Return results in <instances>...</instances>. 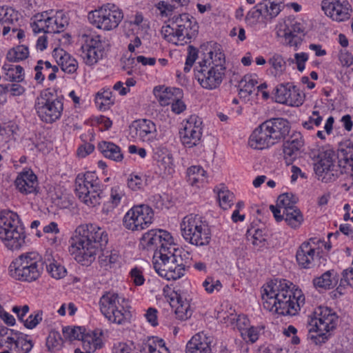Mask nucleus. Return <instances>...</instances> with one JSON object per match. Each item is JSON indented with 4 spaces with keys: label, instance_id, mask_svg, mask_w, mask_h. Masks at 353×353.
Instances as JSON below:
<instances>
[{
    "label": "nucleus",
    "instance_id": "1",
    "mask_svg": "<svg viewBox=\"0 0 353 353\" xmlns=\"http://www.w3.org/2000/svg\"><path fill=\"white\" fill-rule=\"evenodd\" d=\"M69 242L70 254L83 265H90L99 252H101L99 256L101 264H108V258L105 256L107 255L105 248L108 236L103 228L94 223L81 225L77 228Z\"/></svg>",
    "mask_w": 353,
    "mask_h": 353
},
{
    "label": "nucleus",
    "instance_id": "2",
    "mask_svg": "<svg viewBox=\"0 0 353 353\" xmlns=\"http://www.w3.org/2000/svg\"><path fill=\"white\" fill-rule=\"evenodd\" d=\"M318 158L314 169L319 179L324 183L334 181L341 174L347 172V170L353 172V143L347 141L339 145L337 164H335V152L330 149L321 152Z\"/></svg>",
    "mask_w": 353,
    "mask_h": 353
},
{
    "label": "nucleus",
    "instance_id": "3",
    "mask_svg": "<svg viewBox=\"0 0 353 353\" xmlns=\"http://www.w3.org/2000/svg\"><path fill=\"white\" fill-rule=\"evenodd\" d=\"M25 228L19 215L11 210L0 212V239L9 250H19L25 244Z\"/></svg>",
    "mask_w": 353,
    "mask_h": 353
},
{
    "label": "nucleus",
    "instance_id": "4",
    "mask_svg": "<svg viewBox=\"0 0 353 353\" xmlns=\"http://www.w3.org/2000/svg\"><path fill=\"white\" fill-rule=\"evenodd\" d=\"M163 252L153 256L155 271L167 280H176L182 277L185 272L187 261L182 257L181 252L174 247L163 250Z\"/></svg>",
    "mask_w": 353,
    "mask_h": 353
},
{
    "label": "nucleus",
    "instance_id": "5",
    "mask_svg": "<svg viewBox=\"0 0 353 353\" xmlns=\"http://www.w3.org/2000/svg\"><path fill=\"white\" fill-rule=\"evenodd\" d=\"M45 262L37 252L21 254L9 266L11 276L15 279L32 282L37 280L43 271Z\"/></svg>",
    "mask_w": 353,
    "mask_h": 353
},
{
    "label": "nucleus",
    "instance_id": "6",
    "mask_svg": "<svg viewBox=\"0 0 353 353\" xmlns=\"http://www.w3.org/2000/svg\"><path fill=\"white\" fill-rule=\"evenodd\" d=\"M99 305L101 314L108 321L117 325L130 322L132 317L131 307L128 305V301L118 294L106 292L101 296Z\"/></svg>",
    "mask_w": 353,
    "mask_h": 353
},
{
    "label": "nucleus",
    "instance_id": "7",
    "mask_svg": "<svg viewBox=\"0 0 353 353\" xmlns=\"http://www.w3.org/2000/svg\"><path fill=\"white\" fill-rule=\"evenodd\" d=\"M63 96H57L50 89L41 91L34 103L39 119L50 124L60 119L63 111Z\"/></svg>",
    "mask_w": 353,
    "mask_h": 353
},
{
    "label": "nucleus",
    "instance_id": "8",
    "mask_svg": "<svg viewBox=\"0 0 353 353\" xmlns=\"http://www.w3.org/2000/svg\"><path fill=\"white\" fill-rule=\"evenodd\" d=\"M181 234L186 242L196 246H204L211 241V230L206 221L198 214L185 216L181 223Z\"/></svg>",
    "mask_w": 353,
    "mask_h": 353
},
{
    "label": "nucleus",
    "instance_id": "9",
    "mask_svg": "<svg viewBox=\"0 0 353 353\" xmlns=\"http://www.w3.org/2000/svg\"><path fill=\"white\" fill-rule=\"evenodd\" d=\"M123 18L122 11L114 4L111 3H107L90 11L88 15V19L91 24L105 31L117 28Z\"/></svg>",
    "mask_w": 353,
    "mask_h": 353
},
{
    "label": "nucleus",
    "instance_id": "10",
    "mask_svg": "<svg viewBox=\"0 0 353 353\" xmlns=\"http://www.w3.org/2000/svg\"><path fill=\"white\" fill-rule=\"evenodd\" d=\"M154 212L148 205L133 206L124 215L123 226L132 231H141L148 228L153 222Z\"/></svg>",
    "mask_w": 353,
    "mask_h": 353
},
{
    "label": "nucleus",
    "instance_id": "11",
    "mask_svg": "<svg viewBox=\"0 0 353 353\" xmlns=\"http://www.w3.org/2000/svg\"><path fill=\"white\" fill-rule=\"evenodd\" d=\"M294 299H289L285 301H272L271 299L270 301H263V307L265 309L274 312L278 314L283 316H294L301 310L305 303V296L302 293V291L298 288L294 290Z\"/></svg>",
    "mask_w": 353,
    "mask_h": 353
},
{
    "label": "nucleus",
    "instance_id": "12",
    "mask_svg": "<svg viewBox=\"0 0 353 353\" xmlns=\"http://www.w3.org/2000/svg\"><path fill=\"white\" fill-rule=\"evenodd\" d=\"M295 285L285 279H275L271 281L263 286L261 297L263 301H272L278 302L285 301L289 299H294Z\"/></svg>",
    "mask_w": 353,
    "mask_h": 353
},
{
    "label": "nucleus",
    "instance_id": "13",
    "mask_svg": "<svg viewBox=\"0 0 353 353\" xmlns=\"http://www.w3.org/2000/svg\"><path fill=\"white\" fill-rule=\"evenodd\" d=\"M84 43L81 46V57L88 65H93L103 57L105 41L97 33L83 34Z\"/></svg>",
    "mask_w": 353,
    "mask_h": 353
},
{
    "label": "nucleus",
    "instance_id": "14",
    "mask_svg": "<svg viewBox=\"0 0 353 353\" xmlns=\"http://www.w3.org/2000/svg\"><path fill=\"white\" fill-rule=\"evenodd\" d=\"M194 77L200 85L206 90H214L222 83L225 71L205 63H198L194 68Z\"/></svg>",
    "mask_w": 353,
    "mask_h": 353
},
{
    "label": "nucleus",
    "instance_id": "15",
    "mask_svg": "<svg viewBox=\"0 0 353 353\" xmlns=\"http://www.w3.org/2000/svg\"><path fill=\"white\" fill-rule=\"evenodd\" d=\"M179 134L181 143L185 148H191L197 145L203 134L202 119L196 115H191Z\"/></svg>",
    "mask_w": 353,
    "mask_h": 353
},
{
    "label": "nucleus",
    "instance_id": "16",
    "mask_svg": "<svg viewBox=\"0 0 353 353\" xmlns=\"http://www.w3.org/2000/svg\"><path fill=\"white\" fill-rule=\"evenodd\" d=\"M141 241L148 250H154V256L163 250H170L174 246L173 238L170 234L163 230H151L145 233Z\"/></svg>",
    "mask_w": 353,
    "mask_h": 353
},
{
    "label": "nucleus",
    "instance_id": "17",
    "mask_svg": "<svg viewBox=\"0 0 353 353\" xmlns=\"http://www.w3.org/2000/svg\"><path fill=\"white\" fill-rule=\"evenodd\" d=\"M314 318L309 322V326H314L319 331L332 332L336 329L339 316L328 307L319 306L313 313Z\"/></svg>",
    "mask_w": 353,
    "mask_h": 353
},
{
    "label": "nucleus",
    "instance_id": "18",
    "mask_svg": "<svg viewBox=\"0 0 353 353\" xmlns=\"http://www.w3.org/2000/svg\"><path fill=\"white\" fill-rule=\"evenodd\" d=\"M175 23V36L177 41L188 42L197 34L198 26L192 21L188 14H179L173 17Z\"/></svg>",
    "mask_w": 353,
    "mask_h": 353
},
{
    "label": "nucleus",
    "instance_id": "19",
    "mask_svg": "<svg viewBox=\"0 0 353 353\" xmlns=\"http://www.w3.org/2000/svg\"><path fill=\"white\" fill-rule=\"evenodd\" d=\"M350 6L347 0H323L321 8L325 14L336 21H343L350 17Z\"/></svg>",
    "mask_w": 353,
    "mask_h": 353
},
{
    "label": "nucleus",
    "instance_id": "20",
    "mask_svg": "<svg viewBox=\"0 0 353 353\" xmlns=\"http://www.w3.org/2000/svg\"><path fill=\"white\" fill-rule=\"evenodd\" d=\"M275 97L277 102L291 106H299L303 104L305 95L296 86L280 84L275 88Z\"/></svg>",
    "mask_w": 353,
    "mask_h": 353
},
{
    "label": "nucleus",
    "instance_id": "21",
    "mask_svg": "<svg viewBox=\"0 0 353 353\" xmlns=\"http://www.w3.org/2000/svg\"><path fill=\"white\" fill-rule=\"evenodd\" d=\"M101 185L100 181L99 180L97 174L94 172H86L83 176L78 175L75 180V194H79L80 196L85 195L88 192V188L95 189L92 192L94 195L92 196V201L91 203H95L99 198L97 191L99 190Z\"/></svg>",
    "mask_w": 353,
    "mask_h": 353
},
{
    "label": "nucleus",
    "instance_id": "22",
    "mask_svg": "<svg viewBox=\"0 0 353 353\" xmlns=\"http://www.w3.org/2000/svg\"><path fill=\"white\" fill-rule=\"evenodd\" d=\"M17 190L23 194L37 193L38 188L37 176L31 170L19 172L14 181Z\"/></svg>",
    "mask_w": 353,
    "mask_h": 353
},
{
    "label": "nucleus",
    "instance_id": "23",
    "mask_svg": "<svg viewBox=\"0 0 353 353\" xmlns=\"http://www.w3.org/2000/svg\"><path fill=\"white\" fill-rule=\"evenodd\" d=\"M315 240L310 239L309 241L303 242L296 251V261L302 268L310 269L314 265L316 251L312 244H315Z\"/></svg>",
    "mask_w": 353,
    "mask_h": 353
},
{
    "label": "nucleus",
    "instance_id": "24",
    "mask_svg": "<svg viewBox=\"0 0 353 353\" xmlns=\"http://www.w3.org/2000/svg\"><path fill=\"white\" fill-rule=\"evenodd\" d=\"M265 130L269 131L271 137L276 143L288 134L290 125L287 119L283 118H272L263 122Z\"/></svg>",
    "mask_w": 353,
    "mask_h": 353
},
{
    "label": "nucleus",
    "instance_id": "25",
    "mask_svg": "<svg viewBox=\"0 0 353 353\" xmlns=\"http://www.w3.org/2000/svg\"><path fill=\"white\" fill-rule=\"evenodd\" d=\"M304 145L303 136L300 132H294L283 143V154L285 163L292 164L297 158L299 151Z\"/></svg>",
    "mask_w": 353,
    "mask_h": 353
},
{
    "label": "nucleus",
    "instance_id": "26",
    "mask_svg": "<svg viewBox=\"0 0 353 353\" xmlns=\"http://www.w3.org/2000/svg\"><path fill=\"white\" fill-rule=\"evenodd\" d=\"M13 336L4 342V348H8L12 353H29L33 347V343L29 336L17 331Z\"/></svg>",
    "mask_w": 353,
    "mask_h": 353
},
{
    "label": "nucleus",
    "instance_id": "27",
    "mask_svg": "<svg viewBox=\"0 0 353 353\" xmlns=\"http://www.w3.org/2000/svg\"><path fill=\"white\" fill-rule=\"evenodd\" d=\"M19 19L20 14L12 8L6 6L0 7V23L3 26V36L8 34L10 31L16 32Z\"/></svg>",
    "mask_w": 353,
    "mask_h": 353
},
{
    "label": "nucleus",
    "instance_id": "28",
    "mask_svg": "<svg viewBox=\"0 0 353 353\" xmlns=\"http://www.w3.org/2000/svg\"><path fill=\"white\" fill-rule=\"evenodd\" d=\"M265 128L262 123L252 132L249 139V145L251 148L263 150L275 144L269 131L265 130Z\"/></svg>",
    "mask_w": 353,
    "mask_h": 353
},
{
    "label": "nucleus",
    "instance_id": "29",
    "mask_svg": "<svg viewBox=\"0 0 353 353\" xmlns=\"http://www.w3.org/2000/svg\"><path fill=\"white\" fill-rule=\"evenodd\" d=\"M136 136L143 141H152L157 134L155 123L149 119H139L133 122Z\"/></svg>",
    "mask_w": 353,
    "mask_h": 353
},
{
    "label": "nucleus",
    "instance_id": "30",
    "mask_svg": "<svg viewBox=\"0 0 353 353\" xmlns=\"http://www.w3.org/2000/svg\"><path fill=\"white\" fill-rule=\"evenodd\" d=\"M53 57L64 72L73 74L77 71L78 68L77 61L63 49H54L53 51Z\"/></svg>",
    "mask_w": 353,
    "mask_h": 353
},
{
    "label": "nucleus",
    "instance_id": "31",
    "mask_svg": "<svg viewBox=\"0 0 353 353\" xmlns=\"http://www.w3.org/2000/svg\"><path fill=\"white\" fill-rule=\"evenodd\" d=\"M210 343L205 336L195 334L187 343L185 353H210Z\"/></svg>",
    "mask_w": 353,
    "mask_h": 353
},
{
    "label": "nucleus",
    "instance_id": "32",
    "mask_svg": "<svg viewBox=\"0 0 353 353\" xmlns=\"http://www.w3.org/2000/svg\"><path fill=\"white\" fill-rule=\"evenodd\" d=\"M98 150L105 157L116 162H121L123 154L119 146L112 142L101 141L97 145Z\"/></svg>",
    "mask_w": 353,
    "mask_h": 353
},
{
    "label": "nucleus",
    "instance_id": "33",
    "mask_svg": "<svg viewBox=\"0 0 353 353\" xmlns=\"http://www.w3.org/2000/svg\"><path fill=\"white\" fill-rule=\"evenodd\" d=\"M154 92L161 105L171 104L174 99L183 97V90L178 88H154Z\"/></svg>",
    "mask_w": 353,
    "mask_h": 353
},
{
    "label": "nucleus",
    "instance_id": "34",
    "mask_svg": "<svg viewBox=\"0 0 353 353\" xmlns=\"http://www.w3.org/2000/svg\"><path fill=\"white\" fill-rule=\"evenodd\" d=\"M200 63H205L210 66H213L214 68L225 71V54L219 50L214 49V50H210L208 52L207 57H205L202 61H199Z\"/></svg>",
    "mask_w": 353,
    "mask_h": 353
},
{
    "label": "nucleus",
    "instance_id": "35",
    "mask_svg": "<svg viewBox=\"0 0 353 353\" xmlns=\"http://www.w3.org/2000/svg\"><path fill=\"white\" fill-rule=\"evenodd\" d=\"M279 31L283 32V36L287 41L289 36L303 33L304 26L294 18L288 17L280 24Z\"/></svg>",
    "mask_w": 353,
    "mask_h": 353
},
{
    "label": "nucleus",
    "instance_id": "36",
    "mask_svg": "<svg viewBox=\"0 0 353 353\" xmlns=\"http://www.w3.org/2000/svg\"><path fill=\"white\" fill-rule=\"evenodd\" d=\"M48 20V30L49 33H59L68 25V19L62 11H58L53 17L46 18Z\"/></svg>",
    "mask_w": 353,
    "mask_h": 353
},
{
    "label": "nucleus",
    "instance_id": "37",
    "mask_svg": "<svg viewBox=\"0 0 353 353\" xmlns=\"http://www.w3.org/2000/svg\"><path fill=\"white\" fill-rule=\"evenodd\" d=\"M85 330L81 327H63V336L70 341L81 340L83 343V346H85V343L90 344V339L93 340V337L87 336L84 332Z\"/></svg>",
    "mask_w": 353,
    "mask_h": 353
},
{
    "label": "nucleus",
    "instance_id": "38",
    "mask_svg": "<svg viewBox=\"0 0 353 353\" xmlns=\"http://www.w3.org/2000/svg\"><path fill=\"white\" fill-rule=\"evenodd\" d=\"M2 70L7 81L21 82L24 78L23 68L19 65L5 63Z\"/></svg>",
    "mask_w": 353,
    "mask_h": 353
},
{
    "label": "nucleus",
    "instance_id": "39",
    "mask_svg": "<svg viewBox=\"0 0 353 353\" xmlns=\"http://www.w3.org/2000/svg\"><path fill=\"white\" fill-rule=\"evenodd\" d=\"M43 262H45L47 272L52 277L60 279L66 275L67 271L65 267L50 256Z\"/></svg>",
    "mask_w": 353,
    "mask_h": 353
},
{
    "label": "nucleus",
    "instance_id": "40",
    "mask_svg": "<svg viewBox=\"0 0 353 353\" xmlns=\"http://www.w3.org/2000/svg\"><path fill=\"white\" fill-rule=\"evenodd\" d=\"M178 306L176 308L175 314L177 318L181 321L186 320L192 316L190 301L186 297L181 294H176Z\"/></svg>",
    "mask_w": 353,
    "mask_h": 353
},
{
    "label": "nucleus",
    "instance_id": "41",
    "mask_svg": "<svg viewBox=\"0 0 353 353\" xmlns=\"http://www.w3.org/2000/svg\"><path fill=\"white\" fill-rule=\"evenodd\" d=\"M283 214L284 216L283 220L292 228H299L303 221V214L298 208L283 210Z\"/></svg>",
    "mask_w": 353,
    "mask_h": 353
},
{
    "label": "nucleus",
    "instance_id": "42",
    "mask_svg": "<svg viewBox=\"0 0 353 353\" xmlns=\"http://www.w3.org/2000/svg\"><path fill=\"white\" fill-rule=\"evenodd\" d=\"M143 350L148 353H170L165 341L157 336H152L144 344Z\"/></svg>",
    "mask_w": 353,
    "mask_h": 353
},
{
    "label": "nucleus",
    "instance_id": "43",
    "mask_svg": "<svg viewBox=\"0 0 353 353\" xmlns=\"http://www.w3.org/2000/svg\"><path fill=\"white\" fill-rule=\"evenodd\" d=\"M334 270H328L323 273L321 276L316 277L313 280L314 285L316 288H320L323 289H330L333 288L337 280L334 276Z\"/></svg>",
    "mask_w": 353,
    "mask_h": 353
},
{
    "label": "nucleus",
    "instance_id": "44",
    "mask_svg": "<svg viewBox=\"0 0 353 353\" xmlns=\"http://www.w3.org/2000/svg\"><path fill=\"white\" fill-rule=\"evenodd\" d=\"M332 333L326 331H319L314 326L308 328L307 339L316 345H322L331 337Z\"/></svg>",
    "mask_w": 353,
    "mask_h": 353
},
{
    "label": "nucleus",
    "instance_id": "45",
    "mask_svg": "<svg viewBox=\"0 0 353 353\" xmlns=\"http://www.w3.org/2000/svg\"><path fill=\"white\" fill-rule=\"evenodd\" d=\"M273 70L272 74L274 77H280L286 70V61L279 54H274L268 61Z\"/></svg>",
    "mask_w": 353,
    "mask_h": 353
},
{
    "label": "nucleus",
    "instance_id": "46",
    "mask_svg": "<svg viewBox=\"0 0 353 353\" xmlns=\"http://www.w3.org/2000/svg\"><path fill=\"white\" fill-rule=\"evenodd\" d=\"M28 54V48L26 46L21 45L10 50L6 57L10 62H17L26 59Z\"/></svg>",
    "mask_w": 353,
    "mask_h": 353
},
{
    "label": "nucleus",
    "instance_id": "47",
    "mask_svg": "<svg viewBox=\"0 0 353 353\" xmlns=\"http://www.w3.org/2000/svg\"><path fill=\"white\" fill-rule=\"evenodd\" d=\"M206 172L199 165H193L187 170L188 181L191 185H196L199 182H203Z\"/></svg>",
    "mask_w": 353,
    "mask_h": 353
},
{
    "label": "nucleus",
    "instance_id": "48",
    "mask_svg": "<svg viewBox=\"0 0 353 353\" xmlns=\"http://www.w3.org/2000/svg\"><path fill=\"white\" fill-rule=\"evenodd\" d=\"M297 200V198L291 193L282 194L278 197L277 205L281 208L282 211L297 208L296 206Z\"/></svg>",
    "mask_w": 353,
    "mask_h": 353
},
{
    "label": "nucleus",
    "instance_id": "49",
    "mask_svg": "<svg viewBox=\"0 0 353 353\" xmlns=\"http://www.w3.org/2000/svg\"><path fill=\"white\" fill-rule=\"evenodd\" d=\"M63 343V339L59 332L52 331L49 333L46 339V346L49 351L55 352L60 350Z\"/></svg>",
    "mask_w": 353,
    "mask_h": 353
},
{
    "label": "nucleus",
    "instance_id": "50",
    "mask_svg": "<svg viewBox=\"0 0 353 353\" xmlns=\"http://www.w3.org/2000/svg\"><path fill=\"white\" fill-rule=\"evenodd\" d=\"M112 91L110 89H104L102 92H97L95 97V103L101 110L103 107L105 109L106 106L114 103V101L112 99Z\"/></svg>",
    "mask_w": 353,
    "mask_h": 353
},
{
    "label": "nucleus",
    "instance_id": "51",
    "mask_svg": "<svg viewBox=\"0 0 353 353\" xmlns=\"http://www.w3.org/2000/svg\"><path fill=\"white\" fill-rule=\"evenodd\" d=\"M258 83L255 76L252 74H246L239 82L241 91L251 94L254 90V88Z\"/></svg>",
    "mask_w": 353,
    "mask_h": 353
},
{
    "label": "nucleus",
    "instance_id": "52",
    "mask_svg": "<svg viewBox=\"0 0 353 353\" xmlns=\"http://www.w3.org/2000/svg\"><path fill=\"white\" fill-rule=\"evenodd\" d=\"M262 3L265 9V19H270L276 17L281 10V5L274 1L268 0Z\"/></svg>",
    "mask_w": 353,
    "mask_h": 353
},
{
    "label": "nucleus",
    "instance_id": "53",
    "mask_svg": "<svg viewBox=\"0 0 353 353\" xmlns=\"http://www.w3.org/2000/svg\"><path fill=\"white\" fill-rule=\"evenodd\" d=\"M264 6L263 3H258L251 9L246 15V20L250 23H256L261 17L265 19Z\"/></svg>",
    "mask_w": 353,
    "mask_h": 353
},
{
    "label": "nucleus",
    "instance_id": "54",
    "mask_svg": "<svg viewBox=\"0 0 353 353\" xmlns=\"http://www.w3.org/2000/svg\"><path fill=\"white\" fill-rule=\"evenodd\" d=\"M170 21V24L163 26L161 33L163 36V38L168 41L177 44L178 41H176V36H175L176 26L174 21H173V17Z\"/></svg>",
    "mask_w": 353,
    "mask_h": 353
},
{
    "label": "nucleus",
    "instance_id": "55",
    "mask_svg": "<svg viewBox=\"0 0 353 353\" xmlns=\"http://www.w3.org/2000/svg\"><path fill=\"white\" fill-rule=\"evenodd\" d=\"M158 162L160 169H163L164 174L170 175L172 174L174 172V163L172 154H165V156L162 157L161 159Z\"/></svg>",
    "mask_w": 353,
    "mask_h": 353
},
{
    "label": "nucleus",
    "instance_id": "56",
    "mask_svg": "<svg viewBox=\"0 0 353 353\" xmlns=\"http://www.w3.org/2000/svg\"><path fill=\"white\" fill-rule=\"evenodd\" d=\"M88 192L85 193V195H83V196H80L79 194H76V195L83 203H84L88 206L94 207L97 205H99L101 202V194L102 193L101 186H100L99 190L97 191L99 199L95 203H94L92 202L91 203V201H90L91 200L92 201V196L94 195V194H92V192L94 191L95 189L88 188Z\"/></svg>",
    "mask_w": 353,
    "mask_h": 353
},
{
    "label": "nucleus",
    "instance_id": "57",
    "mask_svg": "<svg viewBox=\"0 0 353 353\" xmlns=\"http://www.w3.org/2000/svg\"><path fill=\"white\" fill-rule=\"evenodd\" d=\"M124 196L123 190L119 186H114L111 188L110 195V203L112 208L117 207Z\"/></svg>",
    "mask_w": 353,
    "mask_h": 353
},
{
    "label": "nucleus",
    "instance_id": "58",
    "mask_svg": "<svg viewBox=\"0 0 353 353\" xmlns=\"http://www.w3.org/2000/svg\"><path fill=\"white\" fill-rule=\"evenodd\" d=\"M233 194L228 190H221L218 192V199L220 206L227 210L232 205Z\"/></svg>",
    "mask_w": 353,
    "mask_h": 353
},
{
    "label": "nucleus",
    "instance_id": "59",
    "mask_svg": "<svg viewBox=\"0 0 353 353\" xmlns=\"http://www.w3.org/2000/svg\"><path fill=\"white\" fill-rule=\"evenodd\" d=\"M203 286L208 293L219 292L222 288V284L219 280H214L212 277H207L203 283Z\"/></svg>",
    "mask_w": 353,
    "mask_h": 353
},
{
    "label": "nucleus",
    "instance_id": "60",
    "mask_svg": "<svg viewBox=\"0 0 353 353\" xmlns=\"http://www.w3.org/2000/svg\"><path fill=\"white\" fill-rule=\"evenodd\" d=\"M43 312L37 310L31 314L24 321V326L28 329L35 327L42 321Z\"/></svg>",
    "mask_w": 353,
    "mask_h": 353
},
{
    "label": "nucleus",
    "instance_id": "61",
    "mask_svg": "<svg viewBox=\"0 0 353 353\" xmlns=\"http://www.w3.org/2000/svg\"><path fill=\"white\" fill-rule=\"evenodd\" d=\"M145 180L137 174H131L128 179V186L133 191L141 189Z\"/></svg>",
    "mask_w": 353,
    "mask_h": 353
},
{
    "label": "nucleus",
    "instance_id": "62",
    "mask_svg": "<svg viewBox=\"0 0 353 353\" xmlns=\"http://www.w3.org/2000/svg\"><path fill=\"white\" fill-rule=\"evenodd\" d=\"M241 336L247 341H250L252 343L256 342L259 339V332L257 328L252 326L248 327L247 330L242 331Z\"/></svg>",
    "mask_w": 353,
    "mask_h": 353
},
{
    "label": "nucleus",
    "instance_id": "63",
    "mask_svg": "<svg viewBox=\"0 0 353 353\" xmlns=\"http://www.w3.org/2000/svg\"><path fill=\"white\" fill-rule=\"evenodd\" d=\"M132 281L136 285H142L144 283L145 279L141 268L135 267L130 271Z\"/></svg>",
    "mask_w": 353,
    "mask_h": 353
},
{
    "label": "nucleus",
    "instance_id": "64",
    "mask_svg": "<svg viewBox=\"0 0 353 353\" xmlns=\"http://www.w3.org/2000/svg\"><path fill=\"white\" fill-rule=\"evenodd\" d=\"M17 83H12L7 85V94H10L13 97L20 96L23 94L26 90L25 88Z\"/></svg>",
    "mask_w": 353,
    "mask_h": 353
}]
</instances>
